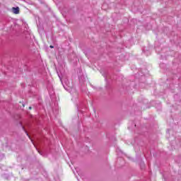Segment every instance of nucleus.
I'll return each mask as SVG.
<instances>
[{"instance_id":"nucleus-3","label":"nucleus","mask_w":181,"mask_h":181,"mask_svg":"<svg viewBox=\"0 0 181 181\" xmlns=\"http://www.w3.org/2000/svg\"><path fill=\"white\" fill-rule=\"evenodd\" d=\"M26 134H27V136H28L29 138H30V136H29V134H28V132H26Z\"/></svg>"},{"instance_id":"nucleus-2","label":"nucleus","mask_w":181,"mask_h":181,"mask_svg":"<svg viewBox=\"0 0 181 181\" xmlns=\"http://www.w3.org/2000/svg\"><path fill=\"white\" fill-rule=\"evenodd\" d=\"M49 47H50V49H54V47L53 45H50Z\"/></svg>"},{"instance_id":"nucleus-1","label":"nucleus","mask_w":181,"mask_h":181,"mask_svg":"<svg viewBox=\"0 0 181 181\" xmlns=\"http://www.w3.org/2000/svg\"><path fill=\"white\" fill-rule=\"evenodd\" d=\"M12 12L15 15H18L19 13V7H13L12 8Z\"/></svg>"},{"instance_id":"nucleus-4","label":"nucleus","mask_w":181,"mask_h":181,"mask_svg":"<svg viewBox=\"0 0 181 181\" xmlns=\"http://www.w3.org/2000/svg\"><path fill=\"white\" fill-rule=\"evenodd\" d=\"M28 110H32V107H28Z\"/></svg>"},{"instance_id":"nucleus-5","label":"nucleus","mask_w":181,"mask_h":181,"mask_svg":"<svg viewBox=\"0 0 181 181\" xmlns=\"http://www.w3.org/2000/svg\"><path fill=\"white\" fill-rule=\"evenodd\" d=\"M23 107H25V105H23Z\"/></svg>"}]
</instances>
